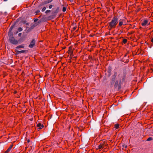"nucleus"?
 I'll return each mask as SVG.
<instances>
[{
  "mask_svg": "<svg viewBox=\"0 0 153 153\" xmlns=\"http://www.w3.org/2000/svg\"><path fill=\"white\" fill-rule=\"evenodd\" d=\"M117 73L116 72H114V74L113 75V76L116 77L117 76Z\"/></svg>",
  "mask_w": 153,
  "mask_h": 153,
  "instance_id": "nucleus-25",
  "label": "nucleus"
},
{
  "mask_svg": "<svg viewBox=\"0 0 153 153\" xmlns=\"http://www.w3.org/2000/svg\"><path fill=\"white\" fill-rule=\"evenodd\" d=\"M28 52V51L27 50H24L20 51H16V53L18 54L21 53H27Z\"/></svg>",
  "mask_w": 153,
  "mask_h": 153,
  "instance_id": "nucleus-6",
  "label": "nucleus"
},
{
  "mask_svg": "<svg viewBox=\"0 0 153 153\" xmlns=\"http://www.w3.org/2000/svg\"><path fill=\"white\" fill-rule=\"evenodd\" d=\"M111 67L110 66H109L108 68V73L109 74V76L111 74Z\"/></svg>",
  "mask_w": 153,
  "mask_h": 153,
  "instance_id": "nucleus-13",
  "label": "nucleus"
},
{
  "mask_svg": "<svg viewBox=\"0 0 153 153\" xmlns=\"http://www.w3.org/2000/svg\"><path fill=\"white\" fill-rule=\"evenodd\" d=\"M115 83L114 85V88L115 89H117L118 90H120L121 88V80H117L114 82Z\"/></svg>",
  "mask_w": 153,
  "mask_h": 153,
  "instance_id": "nucleus-3",
  "label": "nucleus"
},
{
  "mask_svg": "<svg viewBox=\"0 0 153 153\" xmlns=\"http://www.w3.org/2000/svg\"><path fill=\"white\" fill-rule=\"evenodd\" d=\"M23 29L21 27L19 28L18 29V31L20 32Z\"/></svg>",
  "mask_w": 153,
  "mask_h": 153,
  "instance_id": "nucleus-23",
  "label": "nucleus"
},
{
  "mask_svg": "<svg viewBox=\"0 0 153 153\" xmlns=\"http://www.w3.org/2000/svg\"><path fill=\"white\" fill-rule=\"evenodd\" d=\"M118 77L120 80H121V79L122 78V82H124L126 79V74L125 73L123 72V73H121L118 74Z\"/></svg>",
  "mask_w": 153,
  "mask_h": 153,
  "instance_id": "nucleus-4",
  "label": "nucleus"
},
{
  "mask_svg": "<svg viewBox=\"0 0 153 153\" xmlns=\"http://www.w3.org/2000/svg\"><path fill=\"white\" fill-rule=\"evenodd\" d=\"M25 24L27 25H28L29 24L28 23H26Z\"/></svg>",
  "mask_w": 153,
  "mask_h": 153,
  "instance_id": "nucleus-37",
  "label": "nucleus"
},
{
  "mask_svg": "<svg viewBox=\"0 0 153 153\" xmlns=\"http://www.w3.org/2000/svg\"><path fill=\"white\" fill-rule=\"evenodd\" d=\"M124 148H126L127 147V146L126 145L124 146Z\"/></svg>",
  "mask_w": 153,
  "mask_h": 153,
  "instance_id": "nucleus-38",
  "label": "nucleus"
},
{
  "mask_svg": "<svg viewBox=\"0 0 153 153\" xmlns=\"http://www.w3.org/2000/svg\"><path fill=\"white\" fill-rule=\"evenodd\" d=\"M40 12V11L39 10H37L36 12V14H38V13H39Z\"/></svg>",
  "mask_w": 153,
  "mask_h": 153,
  "instance_id": "nucleus-33",
  "label": "nucleus"
},
{
  "mask_svg": "<svg viewBox=\"0 0 153 153\" xmlns=\"http://www.w3.org/2000/svg\"><path fill=\"white\" fill-rule=\"evenodd\" d=\"M44 18H42L41 20L39 21H38L35 24H36V25H38L39 24H40L42 22V21H44Z\"/></svg>",
  "mask_w": 153,
  "mask_h": 153,
  "instance_id": "nucleus-15",
  "label": "nucleus"
},
{
  "mask_svg": "<svg viewBox=\"0 0 153 153\" xmlns=\"http://www.w3.org/2000/svg\"><path fill=\"white\" fill-rule=\"evenodd\" d=\"M4 1H7V0H3Z\"/></svg>",
  "mask_w": 153,
  "mask_h": 153,
  "instance_id": "nucleus-43",
  "label": "nucleus"
},
{
  "mask_svg": "<svg viewBox=\"0 0 153 153\" xmlns=\"http://www.w3.org/2000/svg\"><path fill=\"white\" fill-rule=\"evenodd\" d=\"M126 55H127V54H126L124 56H125V57H126Z\"/></svg>",
  "mask_w": 153,
  "mask_h": 153,
  "instance_id": "nucleus-44",
  "label": "nucleus"
},
{
  "mask_svg": "<svg viewBox=\"0 0 153 153\" xmlns=\"http://www.w3.org/2000/svg\"><path fill=\"white\" fill-rule=\"evenodd\" d=\"M52 1L53 0H47L44 1L43 3L44 4H46L48 3H51Z\"/></svg>",
  "mask_w": 153,
  "mask_h": 153,
  "instance_id": "nucleus-14",
  "label": "nucleus"
},
{
  "mask_svg": "<svg viewBox=\"0 0 153 153\" xmlns=\"http://www.w3.org/2000/svg\"><path fill=\"white\" fill-rule=\"evenodd\" d=\"M116 77L114 76H112L111 77V85H113L114 83V82L115 81V80L116 79Z\"/></svg>",
  "mask_w": 153,
  "mask_h": 153,
  "instance_id": "nucleus-9",
  "label": "nucleus"
},
{
  "mask_svg": "<svg viewBox=\"0 0 153 153\" xmlns=\"http://www.w3.org/2000/svg\"><path fill=\"white\" fill-rule=\"evenodd\" d=\"M148 21L147 20H144L141 23V25L142 26H146V25H149V23L148 24Z\"/></svg>",
  "mask_w": 153,
  "mask_h": 153,
  "instance_id": "nucleus-7",
  "label": "nucleus"
},
{
  "mask_svg": "<svg viewBox=\"0 0 153 153\" xmlns=\"http://www.w3.org/2000/svg\"><path fill=\"white\" fill-rule=\"evenodd\" d=\"M66 8L65 7H63L62 8V11L63 12H65L66 11Z\"/></svg>",
  "mask_w": 153,
  "mask_h": 153,
  "instance_id": "nucleus-24",
  "label": "nucleus"
},
{
  "mask_svg": "<svg viewBox=\"0 0 153 153\" xmlns=\"http://www.w3.org/2000/svg\"><path fill=\"white\" fill-rule=\"evenodd\" d=\"M127 40L126 39H123V42L124 44H126L127 43Z\"/></svg>",
  "mask_w": 153,
  "mask_h": 153,
  "instance_id": "nucleus-20",
  "label": "nucleus"
},
{
  "mask_svg": "<svg viewBox=\"0 0 153 153\" xmlns=\"http://www.w3.org/2000/svg\"><path fill=\"white\" fill-rule=\"evenodd\" d=\"M118 22V19L117 16H114L112 18L110 22L108 23L110 29L109 30H111L112 29L115 28L116 25Z\"/></svg>",
  "mask_w": 153,
  "mask_h": 153,
  "instance_id": "nucleus-1",
  "label": "nucleus"
},
{
  "mask_svg": "<svg viewBox=\"0 0 153 153\" xmlns=\"http://www.w3.org/2000/svg\"><path fill=\"white\" fill-rule=\"evenodd\" d=\"M153 140V138L152 137H149L147 140V141H149L150 140Z\"/></svg>",
  "mask_w": 153,
  "mask_h": 153,
  "instance_id": "nucleus-21",
  "label": "nucleus"
},
{
  "mask_svg": "<svg viewBox=\"0 0 153 153\" xmlns=\"http://www.w3.org/2000/svg\"><path fill=\"white\" fill-rule=\"evenodd\" d=\"M18 31H17L16 32V34L17 33H18Z\"/></svg>",
  "mask_w": 153,
  "mask_h": 153,
  "instance_id": "nucleus-42",
  "label": "nucleus"
},
{
  "mask_svg": "<svg viewBox=\"0 0 153 153\" xmlns=\"http://www.w3.org/2000/svg\"><path fill=\"white\" fill-rule=\"evenodd\" d=\"M36 43V40L33 39L30 43L29 45V47L30 48H33L35 45Z\"/></svg>",
  "mask_w": 153,
  "mask_h": 153,
  "instance_id": "nucleus-5",
  "label": "nucleus"
},
{
  "mask_svg": "<svg viewBox=\"0 0 153 153\" xmlns=\"http://www.w3.org/2000/svg\"><path fill=\"white\" fill-rule=\"evenodd\" d=\"M46 9V7H44L42 9V12H44V11H45V10Z\"/></svg>",
  "mask_w": 153,
  "mask_h": 153,
  "instance_id": "nucleus-26",
  "label": "nucleus"
},
{
  "mask_svg": "<svg viewBox=\"0 0 153 153\" xmlns=\"http://www.w3.org/2000/svg\"><path fill=\"white\" fill-rule=\"evenodd\" d=\"M13 145V144L11 145L7 149V150L4 152V153H8L11 150Z\"/></svg>",
  "mask_w": 153,
  "mask_h": 153,
  "instance_id": "nucleus-10",
  "label": "nucleus"
},
{
  "mask_svg": "<svg viewBox=\"0 0 153 153\" xmlns=\"http://www.w3.org/2000/svg\"><path fill=\"white\" fill-rule=\"evenodd\" d=\"M37 127H38L39 129H41L43 128L44 126L43 124H42L41 123H38L37 125Z\"/></svg>",
  "mask_w": 153,
  "mask_h": 153,
  "instance_id": "nucleus-8",
  "label": "nucleus"
},
{
  "mask_svg": "<svg viewBox=\"0 0 153 153\" xmlns=\"http://www.w3.org/2000/svg\"><path fill=\"white\" fill-rule=\"evenodd\" d=\"M22 34V33H19V34H18V36H21V35Z\"/></svg>",
  "mask_w": 153,
  "mask_h": 153,
  "instance_id": "nucleus-34",
  "label": "nucleus"
},
{
  "mask_svg": "<svg viewBox=\"0 0 153 153\" xmlns=\"http://www.w3.org/2000/svg\"><path fill=\"white\" fill-rule=\"evenodd\" d=\"M151 41L153 43V37L151 39Z\"/></svg>",
  "mask_w": 153,
  "mask_h": 153,
  "instance_id": "nucleus-36",
  "label": "nucleus"
},
{
  "mask_svg": "<svg viewBox=\"0 0 153 153\" xmlns=\"http://www.w3.org/2000/svg\"><path fill=\"white\" fill-rule=\"evenodd\" d=\"M27 142L28 143H29L30 142V140H27Z\"/></svg>",
  "mask_w": 153,
  "mask_h": 153,
  "instance_id": "nucleus-40",
  "label": "nucleus"
},
{
  "mask_svg": "<svg viewBox=\"0 0 153 153\" xmlns=\"http://www.w3.org/2000/svg\"><path fill=\"white\" fill-rule=\"evenodd\" d=\"M69 1H70L71 2H72L73 1V0H69Z\"/></svg>",
  "mask_w": 153,
  "mask_h": 153,
  "instance_id": "nucleus-41",
  "label": "nucleus"
},
{
  "mask_svg": "<svg viewBox=\"0 0 153 153\" xmlns=\"http://www.w3.org/2000/svg\"><path fill=\"white\" fill-rule=\"evenodd\" d=\"M38 19H35L34 20V22H36L38 21Z\"/></svg>",
  "mask_w": 153,
  "mask_h": 153,
  "instance_id": "nucleus-29",
  "label": "nucleus"
},
{
  "mask_svg": "<svg viewBox=\"0 0 153 153\" xmlns=\"http://www.w3.org/2000/svg\"><path fill=\"white\" fill-rule=\"evenodd\" d=\"M36 25L35 24L32 26L30 27V29L32 30L34 28Z\"/></svg>",
  "mask_w": 153,
  "mask_h": 153,
  "instance_id": "nucleus-19",
  "label": "nucleus"
},
{
  "mask_svg": "<svg viewBox=\"0 0 153 153\" xmlns=\"http://www.w3.org/2000/svg\"><path fill=\"white\" fill-rule=\"evenodd\" d=\"M24 46L22 45H20L17 46L16 47V49H18L20 48H23Z\"/></svg>",
  "mask_w": 153,
  "mask_h": 153,
  "instance_id": "nucleus-16",
  "label": "nucleus"
},
{
  "mask_svg": "<svg viewBox=\"0 0 153 153\" xmlns=\"http://www.w3.org/2000/svg\"><path fill=\"white\" fill-rule=\"evenodd\" d=\"M10 34V32H9L8 35H9V40L10 43L13 45L17 44L18 42V41L15 39L13 37L12 33H11Z\"/></svg>",
  "mask_w": 153,
  "mask_h": 153,
  "instance_id": "nucleus-2",
  "label": "nucleus"
},
{
  "mask_svg": "<svg viewBox=\"0 0 153 153\" xmlns=\"http://www.w3.org/2000/svg\"><path fill=\"white\" fill-rule=\"evenodd\" d=\"M52 7H53V5L52 4H50L49 5V9H51L52 8Z\"/></svg>",
  "mask_w": 153,
  "mask_h": 153,
  "instance_id": "nucleus-30",
  "label": "nucleus"
},
{
  "mask_svg": "<svg viewBox=\"0 0 153 153\" xmlns=\"http://www.w3.org/2000/svg\"><path fill=\"white\" fill-rule=\"evenodd\" d=\"M26 23V21H24L23 22V23L24 24H25Z\"/></svg>",
  "mask_w": 153,
  "mask_h": 153,
  "instance_id": "nucleus-35",
  "label": "nucleus"
},
{
  "mask_svg": "<svg viewBox=\"0 0 153 153\" xmlns=\"http://www.w3.org/2000/svg\"><path fill=\"white\" fill-rule=\"evenodd\" d=\"M70 53V56H73V51H69Z\"/></svg>",
  "mask_w": 153,
  "mask_h": 153,
  "instance_id": "nucleus-22",
  "label": "nucleus"
},
{
  "mask_svg": "<svg viewBox=\"0 0 153 153\" xmlns=\"http://www.w3.org/2000/svg\"><path fill=\"white\" fill-rule=\"evenodd\" d=\"M123 19H120L119 21V23L118 26H117V27H118V26L121 27L122 25L123 24Z\"/></svg>",
  "mask_w": 153,
  "mask_h": 153,
  "instance_id": "nucleus-12",
  "label": "nucleus"
},
{
  "mask_svg": "<svg viewBox=\"0 0 153 153\" xmlns=\"http://www.w3.org/2000/svg\"><path fill=\"white\" fill-rule=\"evenodd\" d=\"M13 26L12 25L10 28V31H11L12 30V29H13Z\"/></svg>",
  "mask_w": 153,
  "mask_h": 153,
  "instance_id": "nucleus-28",
  "label": "nucleus"
},
{
  "mask_svg": "<svg viewBox=\"0 0 153 153\" xmlns=\"http://www.w3.org/2000/svg\"><path fill=\"white\" fill-rule=\"evenodd\" d=\"M76 27H74V28H73V29H74V30H76Z\"/></svg>",
  "mask_w": 153,
  "mask_h": 153,
  "instance_id": "nucleus-39",
  "label": "nucleus"
},
{
  "mask_svg": "<svg viewBox=\"0 0 153 153\" xmlns=\"http://www.w3.org/2000/svg\"><path fill=\"white\" fill-rule=\"evenodd\" d=\"M119 127V125L118 124H115L114 126V128H115L116 129H118Z\"/></svg>",
  "mask_w": 153,
  "mask_h": 153,
  "instance_id": "nucleus-17",
  "label": "nucleus"
},
{
  "mask_svg": "<svg viewBox=\"0 0 153 153\" xmlns=\"http://www.w3.org/2000/svg\"><path fill=\"white\" fill-rule=\"evenodd\" d=\"M50 12V10H47L45 11V13H49Z\"/></svg>",
  "mask_w": 153,
  "mask_h": 153,
  "instance_id": "nucleus-27",
  "label": "nucleus"
},
{
  "mask_svg": "<svg viewBox=\"0 0 153 153\" xmlns=\"http://www.w3.org/2000/svg\"><path fill=\"white\" fill-rule=\"evenodd\" d=\"M129 62V60L128 59H127L126 62H125V63H127Z\"/></svg>",
  "mask_w": 153,
  "mask_h": 153,
  "instance_id": "nucleus-32",
  "label": "nucleus"
},
{
  "mask_svg": "<svg viewBox=\"0 0 153 153\" xmlns=\"http://www.w3.org/2000/svg\"><path fill=\"white\" fill-rule=\"evenodd\" d=\"M104 147V144L101 143L98 146L97 149H102Z\"/></svg>",
  "mask_w": 153,
  "mask_h": 153,
  "instance_id": "nucleus-11",
  "label": "nucleus"
},
{
  "mask_svg": "<svg viewBox=\"0 0 153 153\" xmlns=\"http://www.w3.org/2000/svg\"><path fill=\"white\" fill-rule=\"evenodd\" d=\"M59 10V7H57L56 10H55V11L54 12V13H57L58 12Z\"/></svg>",
  "mask_w": 153,
  "mask_h": 153,
  "instance_id": "nucleus-18",
  "label": "nucleus"
},
{
  "mask_svg": "<svg viewBox=\"0 0 153 153\" xmlns=\"http://www.w3.org/2000/svg\"><path fill=\"white\" fill-rule=\"evenodd\" d=\"M32 29H30V28H28V29L27 30V32H29Z\"/></svg>",
  "mask_w": 153,
  "mask_h": 153,
  "instance_id": "nucleus-31",
  "label": "nucleus"
}]
</instances>
